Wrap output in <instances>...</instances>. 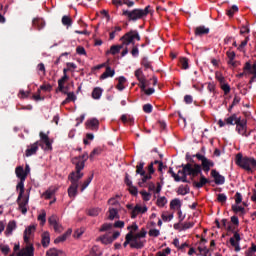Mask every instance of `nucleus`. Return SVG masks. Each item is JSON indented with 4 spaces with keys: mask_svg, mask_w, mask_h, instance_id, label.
<instances>
[{
    "mask_svg": "<svg viewBox=\"0 0 256 256\" xmlns=\"http://www.w3.org/2000/svg\"><path fill=\"white\" fill-rule=\"evenodd\" d=\"M198 250L200 251V254L203 256H211V251L205 247H198Z\"/></svg>",
    "mask_w": 256,
    "mask_h": 256,
    "instance_id": "obj_60",
    "label": "nucleus"
},
{
    "mask_svg": "<svg viewBox=\"0 0 256 256\" xmlns=\"http://www.w3.org/2000/svg\"><path fill=\"white\" fill-rule=\"evenodd\" d=\"M236 131L239 135H242V137H249V134H247V120H241L240 118V121L236 124Z\"/></svg>",
    "mask_w": 256,
    "mask_h": 256,
    "instance_id": "obj_11",
    "label": "nucleus"
},
{
    "mask_svg": "<svg viewBox=\"0 0 256 256\" xmlns=\"http://www.w3.org/2000/svg\"><path fill=\"white\" fill-rule=\"evenodd\" d=\"M71 233H73V230L72 229H68L63 235L57 237L54 240V243L57 244V243H63L64 241H67V238L71 237Z\"/></svg>",
    "mask_w": 256,
    "mask_h": 256,
    "instance_id": "obj_26",
    "label": "nucleus"
},
{
    "mask_svg": "<svg viewBox=\"0 0 256 256\" xmlns=\"http://www.w3.org/2000/svg\"><path fill=\"white\" fill-rule=\"evenodd\" d=\"M38 221H40V225H45L47 223V212L45 210L41 211V214L38 216Z\"/></svg>",
    "mask_w": 256,
    "mask_h": 256,
    "instance_id": "obj_45",
    "label": "nucleus"
},
{
    "mask_svg": "<svg viewBox=\"0 0 256 256\" xmlns=\"http://www.w3.org/2000/svg\"><path fill=\"white\" fill-rule=\"evenodd\" d=\"M98 239L101 241V243H103V245H111V243H113V239L107 234L100 236Z\"/></svg>",
    "mask_w": 256,
    "mask_h": 256,
    "instance_id": "obj_39",
    "label": "nucleus"
},
{
    "mask_svg": "<svg viewBox=\"0 0 256 256\" xmlns=\"http://www.w3.org/2000/svg\"><path fill=\"white\" fill-rule=\"evenodd\" d=\"M32 26L37 29V31H41L45 27V20L43 18H34L32 20Z\"/></svg>",
    "mask_w": 256,
    "mask_h": 256,
    "instance_id": "obj_22",
    "label": "nucleus"
},
{
    "mask_svg": "<svg viewBox=\"0 0 256 256\" xmlns=\"http://www.w3.org/2000/svg\"><path fill=\"white\" fill-rule=\"evenodd\" d=\"M35 225L28 226L24 231V243H29V236L35 233Z\"/></svg>",
    "mask_w": 256,
    "mask_h": 256,
    "instance_id": "obj_25",
    "label": "nucleus"
},
{
    "mask_svg": "<svg viewBox=\"0 0 256 256\" xmlns=\"http://www.w3.org/2000/svg\"><path fill=\"white\" fill-rule=\"evenodd\" d=\"M55 189H48L45 191V193L43 194L45 199H51L53 197V195H55Z\"/></svg>",
    "mask_w": 256,
    "mask_h": 256,
    "instance_id": "obj_56",
    "label": "nucleus"
},
{
    "mask_svg": "<svg viewBox=\"0 0 256 256\" xmlns=\"http://www.w3.org/2000/svg\"><path fill=\"white\" fill-rule=\"evenodd\" d=\"M148 235L150 237H159V235H161V232L158 229H150Z\"/></svg>",
    "mask_w": 256,
    "mask_h": 256,
    "instance_id": "obj_62",
    "label": "nucleus"
},
{
    "mask_svg": "<svg viewBox=\"0 0 256 256\" xmlns=\"http://www.w3.org/2000/svg\"><path fill=\"white\" fill-rule=\"evenodd\" d=\"M0 249H1V252L3 253V255H9V253L11 252V248L9 247V245L2 246L0 244Z\"/></svg>",
    "mask_w": 256,
    "mask_h": 256,
    "instance_id": "obj_61",
    "label": "nucleus"
},
{
    "mask_svg": "<svg viewBox=\"0 0 256 256\" xmlns=\"http://www.w3.org/2000/svg\"><path fill=\"white\" fill-rule=\"evenodd\" d=\"M141 41V36L137 30L129 31V45H135Z\"/></svg>",
    "mask_w": 256,
    "mask_h": 256,
    "instance_id": "obj_15",
    "label": "nucleus"
},
{
    "mask_svg": "<svg viewBox=\"0 0 256 256\" xmlns=\"http://www.w3.org/2000/svg\"><path fill=\"white\" fill-rule=\"evenodd\" d=\"M113 5L121 7L122 5H129V0H112Z\"/></svg>",
    "mask_w": 256,
    "mask_h": 256,
    "instance_id": "obj_55",
    "label": "nucleus"
},
{
    "mask_svg": "<svg viewBox=\"0 0 256 256\" xmlns=\"http://www.w3.org/2000/svg\"><path fill=\"white\" fill-rule=\"evenodd\" d=\"M235 163L244 171H248V173H253V168L256 167V160L255 158L251 157H243V154L238 153L235 158Z\"/></svg>",
    "mask_w": 256,
    "mask_h": 256,
    "instance_id": "obj_4",
    "label": "nucleus"
},
{
    "mask_svg": "<svg viewBox=\"0 0 256 256\" xmlns=\"http://www.w3.org/2000/svg\"><path fill=\"white\" fill-rule=\"evenodd\" d=\"M112 228H113L112 223H104L100 228V232L103 233L105 231H111Z\"/></svg>",
    "mask_w": 256,
    "mask_h": 256,
    "instance_id": "obj_52",
    "label": "nucleus"
},
{
    "mask_svg": "<svg viewBox=\"0 0 256 256\" xmlns=\"http://www.w3.org/2000/svg\"><path fill=\"white\" fill-rule=\"evenodd\" d=\"M79 189V186L76 184H71L68 188V195L71 199H75L77 197V191Z\"/></svg>",
    "mask_w": 256,
    "mask_h": 256,
    "instance_id": "obj_29",
    "label": "nucleus"
},
{
    "mask_svg": "<svg viewBox=\"0 0 256 256\" xmlns=\"http://www.w3.org/2000/svg\"><path fill=\"white\" fill-rule=\"evenodd\" d=\"M148 191L151 193H156V195H159L161 193V189L163 186H161V183L157 182L156 184L154 182H149L147 184Z\"/></svg>",
    "mask_w": 256,
    "mask_h": 256,
    "instance_id": "obj_18",
    "label": "nucleus"
},
{
    "mask_svg": "<svg viewBox=\"0 0 256 256\" xmlns=\"http://www.w3.org/2000/svg\"><path fill=\"white\" fill-rule=\"evenodd\" d=\"M140 195L142 196L143 201H151V193L142 190L140 191Z\"/></svg>",
    "mask_w": 256,
    "mask_h": 256,
    "instance_id": "obj_54",
    "label": "nucleus"
},
{
    "mask_svg": "<svg viewBox=\"0 0 256 256\" xmlns=\"http://www.w3.org/2000/svg\"><path fill=\"white\" fill-rule=\"evenodd\" d=\"M143 167H145V163L144 162H140L137 166H136V173L138 175H141V177H145L146 172L143 169Z\"/></svg>",
    "mask_w": 256,
    "mask_h": 256,
    "instance_id": "obj_41",
    "label": "nucleus"
},
{
    "mask_svg": "<svg viewBox=\"0 0 256 256\" xmlns=\"http://www.w3.org/2000/svg\"><path fill=\"white\" fill-rule=\"evenodd\" d=\"M241 241V235L239 233L235 232L233 237L230 238V245L234 247L236 252L241 251V246H239V242Z\"/></svg>",
    "mask_w": 256,
    "mask_h": 256,
    "instance_id": "obj_14",
    "label": "nucleus"
},
{
    "mask_svg": "<svg viewBox=\"0 0 256 256\" xmlns=\"http://www.w3.org/2000/svg\"><path fill=\"white\" fill-rule=\"evenodd\" d=\"M106 219H108V221L119 219V209L117 207H109L108 212L106 213Z\"/></svg>",
    "mask_w": 256,
    "mask_h": 256,
    "instance_id": "obj_16",
    "label": "nucleus"
},
{
    "mask_svg": "<svg viewBox=\"0 0 256 256\" xmlns=\"http://www.w3.org/2000/svg\"><path fill=\"white\" fill-rule=\"evenodd\" d=\"M135 76L137 77L138 81L140 82V88L145 89V78L143 77V71L141 70H136L135 71Z\"/></svg>",
    "mask_w": 256,
    "mask_h": 256,
    "instance_id": "obj_31",
    "label": "nucleus"
},
{
    "mask_svg": "<svg viewBox=\"0 0 256 256\" xmlns=\"http://www.w3.org/2000/svg\"><path fill=\"white\" fill-rule=\"evenodd\" d=\"M16 201L22 215H27V205H29V195L22 199L17 198Z\"/></svg>",
    "mask_w": 256,
    "mask_h": 256,
    "instance_id": "obj_13",
    "label": "nucleus"
},
{
    "mask_svg": "<svg viewBox=\"0 0 256 256\" xmlns=\"http://www.w3.org/2000/svg\"><path fill=\"white\" fill-rule=\"evenodd\" d=\"M178 195H187L189 193V187L188 186H179L177 190Z\"/></svg>",
    "mask_w": 256,
    "mask_h": 256,
    "instance_id": "obj_48",
    "label": "nucleus"
},
{
    "mask_svg": "<svg viewBox=\"0 0 256 256\" xmlns=\"http://www.w3.org/2000/svg\"><path fill=\"white\" fill-rule=\"evenodd\" d=\"M207 183H209V180H207V178H205L203 174H201L200 181L199 182L194 181L193 187H195L196 189H201V187H203L204 185H207Z\"/></svg>",
    "mask_w": 256,
    "mask_h": 256,
    "instance_id": "obj_33",
    "label": "nucleus"
},
{
    "mask_svg": "<svg viewBox=\"0 0 256 256\" xmlns=\"http://www.w3.org/2000/svg\"><path fill=\"white\" fill-rule=\"evenodd\" d=\"M139 47H145V44H141V45L139 43L130 44V49H131L130 53H131L132 57H134V58L139 57Z\"/></svg>",
    "mask_w": 256,
    "mask_h": 256,
    "instance_id": "obj_24",
    "label": "nucleus"
},
{
    "mask_svg": "<svg viewBox=\"0 0 256 256\" xmlns=\"http://www.w3.org/2000/svg\"><path fill=\"white\" fill-rule=\"evenodd\" d=\"M37 151H39V141L30 145V148L26 150L25 155L26 157H31L32 155H36Z\"/></svg>",
    "mask_w": 256,
    "mask_h": 256,
    "instance_id": "obj_21",
    "label": "nucleus"
},
{
    "mask_svg": "<svg viewBox=\"0 0 256 256\" xmlns=\"http://www.w3.org/2000/svg\"><path fill=\"white\" fill-rule=\"evenodd\" d=\"M39 137L41 141L46 145L47 149H53V146L51 145V141L49 140V135L45 134L44 132L39 133Z\"/></svg>",
    "mask_w": 256,
    "mask_h": 256,
    "instance_id": "obj_27",
    "label": "nucleus"
},
{
    "mask_svg": "<svg viewBox=\"0 0 256 256\" xmlns=\"http://www.w3.org/2000/svg\"><path fill=\"white\" fill-rule=\"evenodd\" d=\"M208 33H209V28L205 26H198L195 29V35H197L198 37H201L202 35H208Z\"/></svg>",
    "mask_w": 256,
    "mask_h": 256,
    "instance_id": "obj_35",
    "label": "nucleus"
},
{
    "mask_svg": "<svg viewBox=\"0 0 256 256\" xmlns=\"http://www.w3.org/2000/svg\"><path fill=\"white\" fill-rule=\"evenodd\" d=\"M149 14L153 15V9H151V6H146L145 9H134L129 12V20L137 21L138 19L147 17Z\"/></svg>",
    "mask_w": 256,
    "mask_h": 256,
    "instance_id": "obj_6",
    "label": "nucleus"
},
{
    "mask_svg": "<svg viewBox=\"0 0 256 256\" xmlns=\"http://www.w3.org/2000/svg\"><path fill=\"white\" fill-rule=\"evenodd\" d=\"M148 210L149 208H147V205L136 204L135 207L132 208L131 219H135L138 215H143L147 213Z\"/></svg>",
    "mask_w": 256,
    "mask_h": 256,
    "instance_id": "obj_10",
    "label": "nucleus"
},
{
    "mask_svg": "<svg viewBox=\"0 0 256 256\" xmlns=\"http://www.w3.org/2000/svg\"><path fill=\"white\" fill-rule=\"evenodd\" d=\"M241 121V117H237V114H233L225 119L226 125H237Z\"/></svg>",
    "mask_w": 256,
    "mask_h": 256,
    "instance_id": "obj_28",
    "label": "nucleus"
},
{
    "mask_svg": "<svg viewBox=\"0 0 256 256\" xmlns=\"http://www.w3.org/2000/svg\"><path fill=\"white\" fill-rule=\"evenodd\" d=\"M153 173H155V168L153 167V163H150L147 167V172L144 177L140 179L138 182L139 187H146L147 181H150V179H153Z\"/></svg>",
    "mask_w": 256,
    "mask_h": 256,
    "instance_id": "obj_9",
    "label": "nucleus"
},
{
    "mask_svg": "<svg viewBox=\"0 0 256 256\" xmlns=\"http://www.w3.org/2000/svg\"><path fill=\"white\" fill-rule=\"evenodd\" d=\"M232 210L234 213H240L241 215H245V208L239 205H232Z\"/></svg>",
    "mask_w": 256,
    "mask_h": 256,
    "instance_id": "obj_46",
    "label": "nucleus"
},
{
    "mask_svg": "<svg viewBox=\"0 0 256 256\" xmlns=\"http://www.w3.org/2000/svg\"><path fill=\"white\" fill-rule=\"evenodd\" d=\"M89 159V154L87 152H84L80 156H76L71 159L72 165H75V171H72L68 175V179L70 180L72 185H78L79 186V180L83 179V176L85 175L83 172L85 169V162Z\"/></svg>",
    "mask_w": 256,
    "mask_h": 256,
    "instance_id": "obj_1",
    "label": "nucleus"
},
{
    "mask_svg": "<svg viewBox=\"0 0 256 256\" xmlns=\"http://www.w3.org/2000/svg\"><path fill=\"white\" fill-rule=\"evenodd\" d=\"M215 79L218 81L220 88L224 92V95H229V93H231V86H229V83H227V80L223 74L219 71H216Z\"/></svg>",
    "mask_w": 256,
    "mask_h": 256,
    "instance_id": "obj_7",
    "label": "nucleus"
},
{
    "mask_svg": "<svg viewBox=\"0 0 256 256\" xmlns=\"http://www.w3.org/2000/svg\"><path fill=\"white\" fill-rule=\"evenodd\" d=\"M122 44L120 45H113L110 48L111 55H117L121 49L123 51L121 52V57H125L127 53H129V49H127V45H129V32H126L125 35L121 38Z\"/></svg>",
    "mask_w": 256,
    "mask_h": 256,
    "instance_id": "obj_5",
    "label": "nucleus"
},
{
    "mask_svg": "<svg viewBox=\"0 0 256 256\" xmlns=\"http://www.w3.org/2000/svg\"><path fill=\"white\" fill-rule=\"evenodd\" d=\"M142 65H143V67H145V69H152L151 61H149V58H147V57H144L142 59Z\"/></svg>",
    "mask_w": 256,
    "mask_h": 256,
    "instance_id": "obj_58",
    "label": "nucleus"
},
{
    "mask_svg": "<svg viewBox=\"0 0 256 256\" xmlns=\"http://www.w3.org/2000/svg\"><path fill=\"white\" fill-rule=\"evenodd\" d=\"M17 256H35V247L33 244L27 243V246L21 249L17 254Z\"/></svg>",
    "mask_w": 256,
    "mask_h": 256,
    "instance_id": "obj_12",
    "label": "nucleus"
},
{
    "mask_svg": "<svg viewBox=\"0 0 256 256\" xmlns=\"http://www.w3.org/2000/svg\"><path fill=\"white\" fill-rule=\"evenodd\" d=\"M161 217H162V220L164 222L172 221L173 220V213L163 212Z\"/></svg>",
    "mask_w": 256,
    "mask_h": 256,
    "instance_id": "obj_49",
    "label": "nucleus"
},
{
    "mask_svg": "<svg viewBox=\"0 0 256 256\" xmlns=\"http://www.w3.org/2000/svg\"><path fill=\"white\" fill-rule=\"evenodd\" d=\"M51 243V236L49 234V232H44L42 233V247H49V244Z\"/></svg>",
    "mask_w": 256,
    "mask_h": 256,
    "instance_id": "obj_32",
    "label": "nucleus"
},
{
    "mask_svg": "<svg viewBox=\"0 0 256 256\" xmlns=\"http://www.w3.org/2000/svg\"><path fill=\"white\" fill-rule=\"evenodd\" d=\"M17 191H19L18 200L23 199L25 193V181L20 180L16 186Z\"/></svg>",
    "mask_w": 256,
    "mask_h": 256,
    "instance_id": "obj_30",
    "label": "nucleus"
},
{
    "mask_svg": "<svg viewBox=\"0 0 256 256\" xmlns=\"http://www.w3.org/2000/svg\"><path fill=\"white\" fill-rule=\"evenodd\" d=\"M99 213H101V209H99V208H92L88 211V215L90 217H97V215H99Z\"/></svg>",
    "mask_w": 256,
    "mask_h": 256,
    "instance_id": "obj_57",
    "label": "nucleus"
},
{
    "mask_svg": "<svg viewBox=\"0 0 256 256\" xmlns=\"http://www.w3.org/2000/svg\"><path fill=\"white\" fill-rule=\"evenodd\" d=\"M158 207H165L167 205V198L165 196L159 197L156 201Z\"/></svg>",
    "mask_w": 256,
    "mask_h": 256,
    "instance_id": "obj_50",
    "label": "nucleus"
},
{
    "mask_svg": "<svg viewBox=\"0 0 256 256\" xmlns=\"http://www.w3.org/2000/svg\"><path fill=\"white\" fill-rule=\"evenodd\" d=\"M37 70H38V75H43V77H45V75L47 74V71L45 70V64L43 63H39L37 65Z\"/></svg>",
    "mask_w": 256,
    "mask_h": 256,
    "instance_id": "obj_51",
    "label": "nucleus"
},
{
    "mask_svg": "<svg viewBox=\"0 0 256 256\" xmlns=\"http://www.w3.org/2000/svg\"><path fill=\"white\" fill-rule=\"evenodd\" d=\"M168 173H170V175L173 177V179H174L176 182L183 181L182 175H181V173H179V171H178V173L176 174V173L173 171V168H169Z\"/></svg>",
    "mask_w": 256,
    "mask_h": 256,
    "instance_id": "obj_42",
    "label": "nucleus"
},
{
    "mask_svg": "<svg viewBox=\"0 0 256 256\" xmlns=\"http://www.w3.org/2000/svg\"><path fill=\"white\" fill-rule=\"evenodd\" d=\"M101 95H103V90L101 87H95L92 91V98L98 100L101 99Z\"/></svg>",
    "mask_w": 256,
    "mask_h": 256,
    "instance_id": "obj_38",
    "label": "nucleus"
},
{
    "mask_svg": "<svg viewBox=\"0 0 256 256\" xmlns=\"http://www.w3.org/2000/svg\"><path fill=\"white\" fill-rule=\"evenodd\" d=\"M62 25L65 27H71L73 25V19L71 17L65 15L62 17Z\"/></svg>",
    "mask_w": 256,
    "mask_h": 256,
    "instance_id": "obj_44",
    "label": "nucleus"
},
{
    "mask_svg": "<svg viewBox=\"0 0 256 256\" xmlns=\"http://www.w3.org/2000/svg\"><path fill=\"white\" fill-rule=\"evenodd\" d=\"M86 129L90 131H98L99 129V120L97 118H92L86 122Z\"/></svg>",
    "mask_w": 256,
    "mask_h": 256,
    "instance_id": "obj_19",
    "label": "nucleus"
},
{
    "mask_svg": "<svg viewBox=\"0 0 256 256\" xmlns=\"http://www.w3.org/2000/svg\"><path fill=\"white\" fill-rule=\"evenodd\" d=\"M181 167L182 170H179V173L182 175V183H187V176L193 179L201 173V165L194 162L182 164Z\"/></svg>",
    "mask_w": 256,
    "mask_h": 256,
    "instance_id": "obj_3",
    "label": "nucleus"
},
{
    "mask_svg": "<svg viewBox=\"0 0 256 256\" xmlns=\"http://www.w3.org/2000/svg\"><path fill=\"white\" fill-rule=\"evenodd\" d=\"M125 83H127V78H125L124 76H120L118 78V84L116 85V89H118V91H123V89H125Z\"/></svg>",
    "mask_w": 256,
    "mask_h": 256,
    "instance_id": "obj_37",
    "label": "nucleus"
},
{
    "mask_svg": "<svg viewBox=\"0 0 256 256\" xmlns=\"http://www.w3.org/2000/svg\"><path fill=\"white\" fill-rule=\"evenodd\" d=\"M17 229V222L15 220L9 221L5 230V236L13 235V231Z\"/></svg>",
    "mask_w": 256,
    "mask_h": 256,
    "instance_id": "obj_20",
    "label": "nucleus"
},
{
    "mask_svg": "<svg viewBox=\"0 0 256 256\" xmlns=\"http://www.w3.org/2000/svg\"><path fill=\"white\" fill-rule=\"evenodd\" d=\"M48 223L51 225V227L57 225L59 223V217H57V215H52L48 218Z\"/></svg>",
    "mask_w": 256,
    "mask_h": 256,
    "instance_id": "obj_47",
    "label": "nucleus"
},
{
    "mask_svg": "<svg viewBox=\"0 0 256 256\" xmlns=\"http://www.w3.org/2000/svg\"><path fill=\"white\" fill-rule=\"evenodd\" d=\"M94 174L92 173L82 184L81 186V192H84L89 185L91 184V181H93Z\"/></svg>",
    "mask_w": 256,
    "mask_h": 256,
    "instance_id": "obj_40",
    "label": "nucleus"
},
{
    "mask_svg": "<svg viewBox=\"0 0 256 256\" xmlns=\"http://www.w3.org/2000/svg\"><path fill=\"white\" fill-rule=\"evenodd\" d=\"M196 158L198 161H202V169L206 173H209V171H211V167H215V162H213V160L208 159L204 155L196 154Z\"/></svg>",
    "mask_w": 256,
    "mask_h": 256,
    "instance_id": "obj_8",
    "label": "nucleus"
},
{
    "mask_svg": "<svg viewBox=\"0 0 256 256\" xmlns=\"http://www.w3.org/2000/svg\"><path fill=\"white\" fill-rule=\"evenodd\" d=\"M180 65L182 69H189V59L185 57L180 58Z\"/></svg>",
    "mask_w": 256,
    "mask_h": 256,
    "instance_id": "obj_53",
    "label": "nucleus"
},
{
    "mask_svg": "<svg viewBox=\"0 0 256 256\" xmlns=\"http://www.w3.org/2000/svg\"><path fill=\"white\" fill-rule=\"evenodd\" d=\"M237 11H239V7H237V5H233L232 8L227 11L228 17H233Z\"/></svg>",
    "mask_w": 256,
    "mask_h": 256,
    "instance_id": "obj_59",
    "label": "nucleus"
},
{
    "mask_svg": "<svg viewBox=\"0 0 256 256\" xmlns=\"http://www.w3.org/2000/svg\"><path fill=\"white\" fill-rule=\"evenodd\" d=\"M193 225H195V223L193 222H185L184 224H182V231H186V229H191V227H193Z\"/></svg>",
    "mask_w": 256,
    "mask_h": 256,
    "instance_id": "obj_63",
    "label": "nucleus"
},
{
    "mask_svg": "<svg viewBox=\"0 0 256 256\" xmlns=\"http://www.w3.org/2000/svg\"><path fill=\"white\" fill-rule=\"evenodd\" d=\"M114 76H115V70L107 66L106 71L100 76V79H107L109 77H114Z\"/></svg>",
    "mask_w": 256,
    "mask_h": 256,
    "instance_id": "obj_36",
    "label": "nucleus"
},
{
    "mask_svg": "<svg viewBox=\"0 0 256 256\" xmlns=\"http://www.w3.org/2000/svg\"><path fill=\"white\" fill-rule=\"evenodd\" d=\"M217 201H218L219 203H226V201H227V195H225V194H218V196H217Z\"/></svg>",
    "mask_w": 256,
    "mask_h": 256,
    "instance_id": "obj_64",
    "label": "nucleus"
},
{
    "mask_svg": "<svg viewBox=\"0 0 256 256\" xmlns=\"http://www.w3.org/2000/svg\"><path fill=\"white\" fill-rule=\"evenodd\" d=\"M211 177H213L216 185H223L225 183V176L220 175L215 169L211 170Z\"/></svg>",
    "mask_w": 256,
    "mask_h": 256,
    "instance_id": "obj_17",
    "label": "nucleus"
},
{
    "mask_svg": "<svg viewBox=\"0 0 256 256\" xmlns=\"http://www.w3.org/2000/svg\"><path fill=\"white\" fill-rule=\"evenodd\" d=\"M130 232H129V241H130V247L134 249H141L143 247V242L137 241V239H143L145 235H147V232L145 229H142L140 232L139 231V226L137 223H133L130 227Z\"/></svg>",
    "mask_w": 256,
    "mask_h": 256,
    "instance_id": "obj_2",
    "label": "nucleus"
},
{
    "mask_svg": "<svg viewBox=\"0 0 256 256\" xmlns=\"http://www.w3.org/2000/svg\"><path fill=\"white\" fill-rule=\"evenodd\" d=\"M69 81V76L67 74L63 75L61 79L58 80V90L63 93L65 89V82Z\"/></svg>",
    "mask_w": 256,
    "mask_h": 256,
    "instance_id": "obj_34",
    "label": "nucleus"
},
{
    "mask_svg": "<svg viewBox=\"0 0 256 256\" xmlns=\"http://www.w3.org/2000/svg\"><path fill=\"white\" fill-rule=\"evenodd\" d=\"M119 195H116V197L110 198L108 200V205H110V207H117V209H119Z\"/></svg>",
    "mask_w": 256,
    "mask_h": 256,
    "instance_id": "obj_43",
    "label": "nucleus"
},
{
    "mask_svg": "<svg viewBox=\"0 0 256 256\" xmlns=\"http://www.w3.org/2000/svg\"><path fill=\"white\" fill-rule=\"evenodd\" d=\"M15 174L16 177L20 179V181H25V179H27V173H25V169L23 168V166L16 167Z\"/></svg>",
    "mask_w": 256,
    "mask_h": 256,
    "instance_id": "obj_23",
    "label": "nucleus"
}]
</instances>
